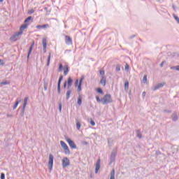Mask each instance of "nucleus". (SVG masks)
Here are the masks:
<instances>
[{"instance_id": "nucleus-51", "label": "nucleus", "mask_w": 179, "mask_h": 179, "mask_svg": "<svg viewBox=\"0 0 179 179\" xmlns=\"http://www.w3.org/2000/svg\"><path fill=\"white\" fill-rule=\"evenodd\" d=\"M108 143H109V145H110V143H113V141H111V139H108Z\"/></svg>"}, {"instance_id": "nucleus-30", "label": "nucleus", "mask_w": 179, "mask_h": 179, "mask_svg": "<svg viewBox=\"0 0 179 179\" xmlns=\"http://www.w3.org/2000/svg\"><path fill=\"white\" fill-rule=\"evenodd\" d=\"M19 103H20V101H17L15 103V105L13 106V110L16 109V108L17 107V106L19 105Z\"/></svg>"}, {"instance_id": "nucleus-3", "label": "nucleus", "mask_w": 179, "mask_h": 179, "mask_svg": "<svg viewBox=\"0 0 179 179\" xmlns=\"http://www.w3.org/2000/svg\"><path fill=\"white\" fill-rule=\"evenodd\" d=\"M52 166H54V155H52V154H50L48 162V167L50 170H52Z\"/></svg>"}, {"instance_id": "nucleus-34", "label": "nucleus", "mask_w": 179, "mask_h": 179, "mask_svg": "<svg viewBox=\"0 0 179 179\" xmlns=\"http://www.w3.org/2000/svg\"><path fill=\"white\" fill-rule=\"evenodd\" d=\"M116 69L117 72H120V71H121V66L120 64H117L116 66V69Z\"/></svg>"}, {"instance_id": "nucleus-58", "label": "nucleus", "mask_w": 179, "mask_h": 179, "mask_svg": "<svg viewBox=\"0 0 179 179\" xmlns=\"http://www.w3.org/2000/svg\"><path fill=\"white\" fill-rule=\"evenodd\" d=\"M173 9H174V6H173Z\"/></svg>"}, {"instance_id": "nucleus-13", "label": "nucleus", "mask_w": 179, "mask_h": 179, "mask_svg": "<svg viewBox=\"0 0 179 179\" xmlns=\"http://www.w3.org/2000/svg\"><path fill=\"white\" fill-rule=\"evenodd\" d=\"M27 26H29V24H22L20 28V31L18 33H21V34H23V31L25 29H27Z\"/></svg>"}, {"instance_id": "nucleus-48", "label": "nucleus", "mask_w": 179, "mask_h": 179, "mask_svg": "<svg viewBox=\"0 0 179 179\" xmlns=\"http://www.w3.org/2000/svg\"><path fill=\"white\" fill-rule=\"evenodd\" d=\"M83 145H89V143H87V141H83Z\"/></svg>"}, {"instance_id": "nucleus-21", "label": "nucleus", "mask_w": 179, "mask_h": 179, "mask_svg": "<svg viewBox=\"0 0 179 179\" xmlns=\"http://www.w3.org/2000/svg\"><path fill=\"white\" fill-rule=\"evenodd\" d=\"M47 27H49L48 24H43V25H37L36 29H47Z\"/></svg>"}, {"instance_id": "nucleus-45", "label": "nucleus", "mask_w": 179, "mask_h": 179, "mask_svg": "<svg viewBox=\"0 0 179 179\" xmlns=\"http://www.w3.org/2000/svg\"><path fill=\"white\" fill-rule=\"evenodd\" d=\"M90 124H91V125H92V127H94V125H96V123H95L94 121H93V120H91V121H90Z\"/></svg>"}, {"instance_id": "nucleus-14", "label": "nucleus", "mask_w": 179, "mask_h": 179, "mask_svg": "<svg viewBox=\"0 0 179 179\" xmlns=\"http://www.w3.org/2000/svg\"><path fill=\"white\" fill-rule=\"evenodd\" d=\"M71 94H72V90L71 88L68 89L66 93V99L69 100L71 97Z\"/></svg>"}, {"instance_id": "nucleus-19", "label": "nucleus", "mask_w": 179, "mask_h": 179, "mask_svg": "<svg viewBox=\"0 0 179 179\" xmlns=\"http://www.w3.org/2000/svg\"><path fill=\"white\" fill-rule=\"evenodd\" d=\"M76 128L78 131H80V127H82V124H80V121L79 120L76 119Z\"/></svg>"}, {"instance_id": "nucleus-20", "label": "nucleus", "mask_w": 179, "mask_h": 179, "mask_svg": "<svg viewBox=\"0 0 179 179\" xmlns=\"http://www.w3.org/2000/svg\"><path fill=\"white\" fill-rule=\"evenodd\" d=\"M136 134L138 139H142V132H141V130L139 129L136 130Z\"/></svg>"}, {"instance_id": "nucleus-54", "label": "nucleus", "mask_w": 179, "mask_h": 179, "mask_svg": "<svg viewBox=\"0 0 179 179\" xmlns=\"http://www.w3.org/2000/svg\"><path fill=\"white\" fill-rule=\"evenodd\" d=\"M7 117H13V115H9V114H8V115H7Z\"/></svg>"}, {"instance_id": "nucleus-35", "label": "nucleus", "mask_w": 179, "mask_h": 179, "mask_svg": "<svg viewBox=\"0 0 179 179\" xmlns=\"http://www.w3.org/2000/svg\"><path fill=\"white\" fill-rule=\"evenodd\" d=\"M96 92H97V93H99L100 94H103V90H101V88H97Z\"/></svg>"}, {"instance_id": "nucleus-27", "label": "nucleus", "mask_w": 179, "mask_h": 179, "mask_svg": "<svg viewBox=\"0 0 179 179\" xmlns=\"http://www.w3.org/2000/svg\"><path fill=\"white\" fill-rule=\"evenodd\" d=\"M31 19H33V17L31 16L28 17L25 20H24V23L27 24H29V22H30V20H31Z\"/></svg>"}, {"instance_id": "nucleus-9", "label": "nucleus", "mask_w": 179, "mask_h": 179, "mask_svg": "<svg viewBox=\"0 0 179 179\" xmlns=\"http://www.w3.org/2000/svg\"><path fill=\"white\" fill-rule=\"evenodd\" d=\"M163 86H164V83H158L157 85H156L152 87V90H153L155 92V90H157L163 87Z\"/></svg>"}, {"instance_id": "nucleus-55", "label": "nucleus", "mask_w": 179, "mask_h": 179, "mask_svg": "<svg viewBox=\"0 0 179 179\" xmlns=\"http://www.w3.org/2000/svg\"><path fill=\"white\" fill-rule=\"evenodd\" d=\"M45 90H47V85H44Z\"/></svg>"}, {"instance_id": "nucleus-12", "label": "nucleus", "mask_w": 179, "mask_h": 179, "mask_svg": "<svg viewBox=\"0 0 179 179\" xmlns=\"http://www.w3.org/2000/svg\"><path fill=\"white\" fill-rule=\"evenodd\" d=\"M100 80V84L102 85V86H106V83H107V78L106 76H101Z\"/></svg>"}, {"instance_id": "nucleus-22", "label": "nucleus", "mask_w": 179, "mask_h": 179, "mask_svg": "<svg viewBox=\"0 0 179 179\" xmlns=\"http://www.w3.org/2000/svg\"><path fill=\"white\" fill-rule=\"evenodd\" d=\"M110 179H115V169L111 171Z\"/></svg>"}, {"instance_id": "nucleus-31", "label": "nucleus", "mask_w": 179, "mask_h": 179, "mask_svg": "<svg viewBox=\"0 0 179 179\" xmlns=\"http://www.w3.org/2000/svg\"><path fill=\"white\" fill-rule=\"evenodd\" d=\"M146 82H148V76H144L143 78V83H146Z\"/></svg>"}, {"instance_id": "nucleus-7", "label": "nucleus", "mask_w": 179, "mask_h": 179, "mask_svg": "<svg viewBox=\"0 0 179 179\" xmlns=\"http://www.w3.org/2000/svg\"><path fill=\"white\" fill-rule=\"evenodd\" d=\"M62 79H64V76H60L58 83H57V92L59 94H61V82H62Z\"/></svg>"}, {"instance_id": "nucleus-56", "label": "nucleus", "mask_w": 179, "mask_h": 179, "mask_svg": "<svg viewBox=\"0 0 179 179\" xmlns=\"http://www.w3.org/2000/svg\"><path fill=\"white\" fill-rule=\"evenodd\" d=\"M132 37H135V35H134V36H131V38H132Z\"/></svg>"}, {"instance_id": "nucleus-18", "label": "nucleus", "mask_w": 179, "mask_h": 179, "mask_svg": "<svg viewBox=\"0 0 179 179\" xmlns=\"http://www.w3.org/2000/svg\"><path fill=\"white\" fill-rule=\"evenodd\" d=\"M42 44H43V50H45V52L46 51L45 50L47 48V39L45 38H43Z\"/></svg>"}, {"instance_id": "nucleus-52", "label": "nucleus", "mask_w": 179, "mask_h": 179, "mask_svg": "<svg viewBox=\"0 0 179 179\" xmlns=\"http://www.w3.org/2000/svg\"><path fill=\"white\" fill-rule=\"evenodd\" d=\"M64 88L66 87V81H65L64 83Z\"/></svg>"}, {"instance_id": "nucleus-43", "label": "nucleus", "mask_w": 179, "mask_h": 179, "mask_svg": "<svg viewBox=\"0 0 179 179\" xmlns=\"http://www.w3.org/2000/svg\"><path fill=\"white\" fill-rule=\"evenodd\" d=\"M29 15H31L32 13H34V10L31 9L28 11Z\"/></svg>"}, {"instance_id": "nucleus-23", "label": "nucleus", "mask_w": 179, "mask_h": 179, "mask_svg": "<svg viewBox=\"0 0 179 179\" xmlns=\"http://www.w3.org/2000/svg\"><path fill=\"white\" fill-rule=\"evenodd\" d=\"M29 101V96H26L24 99L23 108H26V106H27V101Z\"/></svg>"}, {"instance_id": "nucleus-47", "label": "nucleus", "mask_w": 179, "mask_h": 179, "mask_svg": "<svg viewBox=\"0 0 179 179\" xmlns=\"http://www.w3.org/2000/svg\"><path fill=\"white\" fill-rule=\"evenodd\" d=\"M78 84H79V80H76L75 82V86H78Z\"/></svg>"}, {"instance_id": "nucleus-53", "label": "nucleus", "mask_w": 179, "mask_h": 179, "mask_svg": "<svg viewBox=\"0 0 179 179\" xmlns=\"http://www.w3.org/2000/svg\"><path fill=\"white\" fill-rule=\"evenodd\" d=\"M7 83H6V82H2L1 83V85H6Z\"/></svg>"}, {"instance_id": "nucleus-25", "label": "nucleus", "mask_w": 179, "mask_h": 179, "mask_svg": "<svg viewBox=\"0 0 179 179\" xmlns=\"http://www.w3.org/2000/svg\"><path fill=\"white\" fill-rule=\"evenodd\" d=\"M68 72H69V68L68 67V65L64 66V75H68Z\"/></svg>"}, {"instance_id": "nucleus-40", "label": "nucleus", "mask_w": 179, "mask_h": 179, "mask_svg": "<svg viewBox=\"0 0 179 179\" xmlns=\"http://www.w3.org/2000/svg\"><path fill=\"white\" fill-rule=\"evenodd\" d=\"M64 67L62 66V64H60L59 66V72H61V71H62V69Z\"/></svg>"}, {"instance_id": "nucleus-15", "label": "nucleus", "mask_w": 179, "mask_h": 179, "mask_svg": "<svg viewBox=\"0 0 179 179\" xmlns=\"http://www.w3.org/2000/svg\"><path fill=\"white\" fill-rule=\"evenodd\" d=\"M83 79H85V77H82L78 83V92H80V90H82V82H83Z\"/></svg>"}, {"instance_id": "nucleus-41", "label": "nucleus", "mask_w": 179, "mask_h": 179, "mask_svg": "<svg viewBox=\"0 0 179 179\" xmlns=\"http://www.w3.org/2000/svg\"><path fill=\"white\" fill-rule=\"evenodd\" d=\"M124 69L125 71H128V69H129V65H128V64H127L124 66Z\"/></svg>"}, {"instance_id": "nucleus-4", "label": "nucleus", "mask_w": 179, "mask_h": 179, "mask_svg": "<svg viewBox=\"0 0 179 179\" xmlns=\"http://www.w3.org/2000/svg\"><path fill=\"white\" fill-rule=\"evenodd\" d=\"M60 144H61L62 148H63V149H64L65 154L66 155H69V153H70L69 148L68 147L66 143H65V142H64L63 141H61Z\"/></svg>"}, {"instance_id": "nucleus-46", "label": "nucleus", "mask_w": 179, "mask_h": 179, "mask_svg": "<svg viewBox=\"0 0 179 179\" xmlns=\"http://www.w3.org/2000/svg\"><path fill=\"white\" fill-rule=\"evenodd\" d=\"M1 179H5V173L1 174Z\"/></svg>"}, {"instance_id": "nucleus-49", "label": "nucleus", "mask_w": 179, "mask_h": 179, "mask_svg": "<svg viewBox=\"0 0 179 179\" xmlns=\"http://www.w3.org/2000/svg\"><path fill=\"white\" fill-rule=\"evenodd\" d=\"M3 64H4L3 60L0 59V65H3Z\"/></svg>"}, {"instance_id": "nucleus-8", "label": "nucleus", "mask_w": 179, "mask_h": 179, "mask_svg": "<svg viewBox=\"0 0 179 179\" xmlns=\"http://www.w3.org/2000/svg\"><path fill=\"white\" fill-rule=\"evenodd\" d=\"M65 43L67 45H72V38L71 36L66 35L65 36Z\"/></svg>"}, {"instance_id": "nucleus-29", "label": "nucleus", "mask_w": 179, "mask_h": 179, "mask_svg": "<svg viewBox=\"0 0 179 179\" xmlns=\"http://www.w3.org/2000/svg\"><path fill=\"white\" fill-rule=\"evenodd\" d=\"M50 61H51V52L49 53L48 57V63L47 66L50 65Z\"/></svg>"}, {"instance_id": "nucleus-44", "label": "nucleus", "mask_w": 179, "mask_h": 179, "mask_svg": "<svg viewBox=\"0 0 179 179\" xmlns=\"http://www.w3.org/2000/svg\"><path fill=\"white\" fill-rule=\"evenodd\" d=\"M24 110H25V108L23 107V108H22V112H21V115H22V117H23V115H24Z\"/></svg>"}, {"instance_id": "nucleus-50", "label": "nucleus", "mask_w": 179, "mask_h": 179, "mask_svg": "<svg viewBox=\"0 0 179 179\" xmlns=\"http://www.w3.org/2000/svg\"><path fill=\"white\" fill-rule=\"evenodd\" d=\"M145 96H146V92H143V97H145Z\"/></svg>"}, {"instance_id": "nucleus-5", "label": "nucleus", "mask_w": 179, "mask_h": 179, "mask_svg": "<svg viewBox=\"0 0 179 179\" xmlns=\"http://www.w3.org/2000/svg\"><path fill=\"white\" fill-rule=\"evenodd\" d=\"M66 142H68L70 148L71 149H76V144L73 142V141L71 140V138H66Z\"/></svg>"}, {"instance_id": "nucleus-32", "label": "nucleus", "mask_w": 179, "mask_h": 179, "mask_svg": "<svg viewBox=\"0 0 179 179\" xmlns=\"http://www.w3.org/2000/svg\"><path fill=\"white\" fill-rule=\"evenodd\" d=\"M59 111L62 113V103L61 102L59 103Z\"/></svg>"}, {"instance_id": "nucleus-42", "label": "nucleus", "mask_w": 179, "mask_h": 179, "mask_svg": "<svg viewBox=\"0 0 179 179\" xmlns=\"http://www.w3.org/2000/svg\"><path fill=\"white\" fill-rule=\"evenodd\" d=\"M99 73H100V75L101 76H104V71H103V70H101L100 71H99Z\"/></svg>"}, {"instance_id": "nucleus-33", "label": "nucleus", "mask_w": 179, "mask_h": 179, "mask_svg": "<svg viewBox=\"0 0 179 179\" xmlns=\"http://www.w3.org/2000/svg\"><path fill=\"white\" fill-rule=\"evenodd\" d=\"M171 69H173L175 71H179V66H172L171 67Z\"/></svg>"}, {"instance_id": "nucleus-17", "label": "nucleus", "mask_w": 179, "mask_h": 179, "mask_svg": "<svg viewBox=\"0 0 179 179\" xmlns=\"http://www.w3.org/2000/svg\"><path fill=\"white\" fill-rule=\"evenodd\" d=\"M73 83V80L71 77L68 78V82H67V89H70L71 86H72V83Z\"/></svg>"}, {"instance_id": "nucleus-37", "label": "nucleus", "mask_w": 179, "mask_h": 179, "mask_svg": "<svg viewBox=\"0 0 179 179\" xmlns=\"http://www.w3.org/2000/svg\"><path fill=\"white\" fill-rule=\"evenodd\" d=\"M96 99L98 103H101V99H100V96H96Z\"/></svg>"}, {"instance_id": "nucleus-16", "label": "nucleus", "mask_w": 179, "mask_h": 179, "mask_svg": "<svg viewBox=\"0 0 179 179\" xmlns=\"http://www.w3.org/2000/svg\"><path fill=\"white\" fill-rule=\"evenodd\" d=\"M33 47H34V41L32 42V44L31 45L29 48V50L28 52L27 59H29L30 55L31 54V52L33 51Z\"/></svg>"}, {"instance_id": "nucleus-6", "label": "nucleus", "mask_w": 179, "mask_h": 179, "mask_svg": "<svg viewBox=\"0 0 179 179\" xmlns=\"http://www.w3.org/2000/svg\"><path fill=\"white\" fill-rule=\"evenodd\" d=\"M116 155H117V151L115 150H113V151H112V153L110 155V164H112L113 163H114L115 162V156Z\"/></svg>"}, {"instance_id": "nucleus-1", "label": "nucleus", "mask_w": 179, "mask_h": 179, "mask_svg": "<svg viewBox=\"0 0 179 179\" xmlns=\"http://www.w3.org/2000/svg\"><path fill=\"white\" fill-rule=\"evenodd\" d=\"M101 101L102 104H108V103H113L111 95L110 94L105 95Z\"/></svg>"}, {"instance_id": "nucleus-2", "label": "nucleus", "mask_w": 179, "mask_h": 179, "mask_svg": "<svg viewBox=\"0 0 179 179\" xmlns=\"http://www.w3.org/2000/svg\"><path fill=\"white\" fill-rule=\"evenodd\" d=\"M62 162L63 169H65L71 165V161H69V159H68V157H64Z\"/></svg>"}, {"instance_id": "nucleus-38", "label": "nucleus", "mask_w": 179, "mask_h": 179, "mask_svg": "<svg viewBox=\"0 0 179 179\" xmlns=\"http://www.w3.org/2000/svg\"><path fill=\"white\" fill-rule=\"evenodd\" d=\"M163 113H166L167 114H170L171 111L169 109H165L163 110Z\"/></svg>"}, {"instance_id": "nucleus-26", "label": "nucleus", "mask_w": 179, "mask_h": 179, "mask_svg": "<svg viewBox=\"0 0 179 179\" xmlns=\"http://www.w3.org/2000/svg\"><path fill=\"white\" fill-rule=\"evenodd\" d=\"M172 120L173 121H177L178 120V117L177 116L176 113H173L172 115Z\"/></svg>"}, {"instance_id": "nucleus-39", "label": "nucleus", "mask_w": 179, "mask_h": 179, "mask_svg": "<svg viewBox=\"0 0 179 179\" xmlns=\"http://www.w3.org/2000/svg\"><path fill=\"white\" fill-rule=\"evenodd\" d=\"M166 64V61H163L160 64H159V66L161 68H163V66H164V64Z\"/></svg>"}, {"instance_id": "nucleus-24", "label": "nucleus", "mask_w": 179, "mask_h": 179, "mask_svg": "<svg viewBox=\"0 0 179 179\" xmlns=\"http://www.w3.org/2000/svg\"><path fill=\"white\" fill-rule=\"evenodd\" d=\"M128 89H129V82L126 80L124 83V90H128Z\"/></svg>"}, {"instance_id": "nucleus-10", "label": "nucleus", "mask_w": 179, "mask_h": 179, "mask_svg": "<svg viewBox=\"0 0 179 179\" xmlns=\"http://www.w3.org/2000/svg\"><path fill=\"white\" fill-rule=\"evenodd\" d=\"M19 36H22V32H17V34H15V35L11 36L10 37V41H16V40H17V37Z\"/></svg>"}, {"instance_id": "nucleus-59", "label": "nucleus", "mask_w": 179, "mask_h": 179, "mask_svg": "<svg viewBox=\"0 0 179 179\" xmlns=\"http://www.w3.org/2000/svg\"><path fill=\"white\" fill-rule=\"evenodd\" d=\"M0 1H3V0H0Z\"/></svg>"}, {"instance_id": "nucleus-36", "label": "nucleus", "mask_w": 179, "mask_h": 179, "mask_svg": "<svg viewBox=\"0 0 179 179\" xmlns=\"http://www.w3.org/2000/svg\"><path fill=\"white\" fill-rule=\"evenodd\" d=\"M173 17L178 22V23H179V18L177 15H176V14H173Z\"/></svg>"}, {"instance_id": "nucleus-57", "label": "nucleus", "mask_w": 179, "mask_h": 179, "mask_svg": "<svg viewBox=\"0 0 179 179\" xmlns=\"http://www.w3.org/2000/svg\"><path fill=\"white\" fill-rule=\"evenodd\" d=\"M45 10H47V8H45Z\"/></svg>"}, {"instance_id": "nucleus-28", "label": "nucleus", "mask_w": 179, "mask_h": 179, "mask_svg": "<svg viewBox=\"0 0 179 179\" xmlns=\"http://www.w3.org/2000/svg\"><path fill=\"white\" fill-rule=\"evenodd\" d=\"M78 106H80L82 104V96H79L78 98V101H77Z\"/></svg>"}, {"instance_id": "nucleus-11", "label": "nucleus", "mask_w": 179, "mask_h": 179, "mask_svg": "<svg viewBox=\"0 0 179 179\" xmlns=\"http://www.w3.org/2000/svg\"><path fill=\"white\" fill-rule=\"evenodd\" d=\"M100 163L101 160L100 159H98L95 166V174H97V173H99V170H100Z\"/></svg>"}]
</instances>
